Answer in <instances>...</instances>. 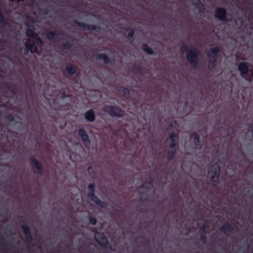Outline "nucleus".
Segmentation results:
<instances>
[{
  "label": "nucleus",
  "mask_w": 253,
  "mask_h": 253,
  "mask_svg": "<svg viewBox=\"0 0 253 253\" xmlns=\"http://www.w3.org/2000/svg\"><path fill=\"white\" fill-rule=\"evenodd\" d=\"M198 51L194 48L189 49L187 52V58L190 64L195 65L197 62Z\"/></svg>",
  "instance_id": "1"
},
{
  "label": "nucleus",
  "mask_w": 253,
  "mask_h": 253,
  "mask_svg": "<svg viewBox=\"0 0 253 253\" xmlns=\"http://www.w3.org/2000/svg\"><path fill=\"white\" fill-rule=\"evenodd\" d=\"M220 172L219 166L217 164L212 166L209 175L213 181H217L218 179V176Z\"/></svg>",
  "instance_id": "2"
},
{
  "label": "nucleus",
  "mask_w": 253,
  "mask_h": 253,
  "mask_svg": "<svg viewBox=\"0 0 253 253\" xmlns=\"http://www.w3.org/2000/svg\"><path fill=\"white\" fill-rule=\"evenodd\" d=\"M104 111L112 116H121L123 115V112L122 110L118 108L112 106L105 107Z\"/></svg>",
  "instance_id": "3"
},
{
  "label": "nucleus",
  "mask_w": 253,
  "mask_h": 253,
  "mask_svg": "<svg viewBox=\"0 0 253 253\" xmlns=\"http://www.w3.org/2000/svg\"><path fill=\"white\" fill-rule=\"evenodd\" d=\"M225 10L224 8H218L216 11V16L219 19L225 21Z\"/></svg>",
  "instance_id": "4"
},
{
  "label": "nucleus",
  "mask_w": 253,
  "mask_h": 253,
  "mask_svg": "<svg viewBox=\"0 0 253 253\" xmlns=\"http://www.w3.org/2000/svg\"><path fill=\"white\" fill-rule=\"evenodd\" d=\"M26 48L27 51H30L31 53L36 52L38 51V48L35 43H30V42L26 44Z\"/></svg>",
  "instance_id": "5"
},
{
  "label": "nucleus",
  "mask_w": 253,
  "mask_h": 253,
  "mask_svg": "<svg viewBox=\"0 0 253 253\" xmlns=\"http://www.w3.org/2000/svg\"><path fill=\"white\" fill-rule=\"evenodd\" d=\"M88 197H90L94 203H95L97 205H99L100 207H105V204L103 202L100 201L97 197H96L93 193H89L88 194Z\"/></svg>",
  "instance_id": "6"
},
{
  "label": "nucleus",
  "mask_w": 253,
  "mask_h": 253,
  "mask_svg": "<svg viewBox=\"0 0 253 253\" xmlns=\"http://www.w3.org/2000/svg\"><path fill=\"white\" fill-rule=\"evenodd\" d=\"M95 238L97 242L102 245H105L107 242V239L98 233L95 234Z\"/></svg>",
  "instance_id": "7"
},
{
  "label": "nucleus",
  "mask_w": 253,
  "mask_h": 253,
  "mask_svg": "<svg viewBox=\"0 0 253 253\" xmlns=\"http://www.w3.org/2000/svg\"><path fill=\"white\" fill-rule=\"evenodd\" d=\"M177 139V136L174 134H171L167 139V142L169 144L171 148H173L175 146V141Z\"/></svg>",
  "instance_id": "8"
},
{
  "label": "nucleus",
  "mask_w": 253,
  "mask_h": 253,
  "mask_svg": "<svg viewBox=\"0 0 253 253\" xmlns=\"http://www.w3.org/2000/svg\"><path fill=\"white\" fill-rule=\"evenodd\" d=\"M238 69L241 74L244 75L247 74L248 71V67L244 63H241L239 64Z\"/></svg>",
  "instance_id": "9"
},
{
  "label": "nucleus",
  "mask_w": 253,
  "mask_h": 253,
  "mask_svg": "<svg viewBox=\"0 0 253 253\" xmlns=\"http://www.w3.org/2000/svg\"><path fill=\"white\" fill-rule=\"evenodd\" d=\"M79 135L82 138V140L84 142V143L88 144L89 141L88 139V136L85 133V131L81 129L79 131Z\"/></svg>",
  "instance_id": "10"
},
{
  "label": "nucleus",
  "mask_w": 253,
  "mask_h": 253,
  "mask_svg": "<svg viewBox=\"0 0 253 253\" xmlns=\"http://www.w3.org/2000/svg\"><path fill=\"white\" fill-rule=\"evenodd\" d=\"M85 117L86 120L89 121H93L95 119V116L92 110H89L87 111L85 114Z\"/></svg>",
  "instance_id": "11"
},
{
  "label": "nucleus",
  "mask_w": 253,
  "mask_h": 253,
  "mask_svg": "<svg viewBox=\"0 0 253 253\" xmlns=\"http://www.w3.org/2000/svg\"><path fill=\"white\" fill-rule=\"evenodd\" d=\"M218 52L219 48L218 47H214L208 52V55L209 57L214 58Z\"/></svg>",
  "instance_id": "12"
},
{
  "label": "nucleus",
  "mask_w": 253,
  "mask_h": 253,
  "mask_svg": "<svg viewBox=\"0 0 253 253\" xmlns=\"http://www.w3.org/2000/svg\"><path fill=\"white\" fill-rule=\"evenodd\" d=\"M27 36L29 37L32 38L34 40L38 41L39 38L37 37V35L32 30H28L26 32Z\"/></svg>",
  "instance_id": "13"
},
{
  "label": "nucleus",
  "mask_w": 253,
  "mask_h": 253,
  "mask_svg": "<svg viewBox=\"0 0 253 253\" xmlns=\"http://www.w3.org/2000/svg\"><path fill=\"white\" fill-rule=\"evenodd\" d=\"M98 58L100 59H102L104 63H107L109 62V58L108 57L104 54H101L98 55Z\"/></svg>",
  "instance_id": "14"
},
{
  "label": "nucleus",
  "mask_w": 253,
  "mask_h": 253,
  "mask_svg": "<svg viewBox=\"0 0 253 253\" xmlns=\"http://www.w3.org/2000/svg\"><path fill=\"white\" fill-rule=\"evenodd\" d=\"M143 49L148 54H151L153 53L152 49L149 47H148L146 45H143Z\"/></svg>",
  "instance_id": "15"
},
{
  "label": "nucleus",
  "mask_w": 253,
  "mask_h": 253,
  "mask_svg": "<svg viewBox=\"0 0 253 253\" xmlns=\"http://www.w3.org/2000/svg\"><path fill=\"white\" fill-rule=\"evenodd\" d=\"M67 71L69 74L73 75L75 73L76 70L74 67L69 66L67 68Z\"/></svg>",
  "instance_id": "16"
},
{
  "label": "nucleus",
  "mask_w": 253,
  "mask_h": 253,
  "mask_svg": "<svg viewBox=\"0 0 253 253\" xmlns=\"http://www.w3.org/2000/svg\"><path fill=\"white\" fill-rule=\"evenodd\" d=\"M34 165L38 169H40L41 168V164L38 161H34Z\"/></svg>",
  "instance_id": "17"
},
{
  "label": "nucleus",
  "mask_w": 253,
  "mask_h": 253,
  "mask_svg": "<svg viewBox=\"0 0 253 253\" xmlns=\"http://www.w3.org/2000/svg\"><path fill=\"white\" fill-rule=\"evenodd\" d=\"M56 33L54 32H50L47 34V37L48 38H54L55 36Z\"/></svg>",
  "instance_id": "18"
},
{
  "label": "nucleus",
  "mask_w": 253,
  "mask_h": 253,
  "mask_svg": "<svg viewBox=\"0 0 253 253\" xmlns=\"http://www.w3.org/2000/svg\"><path fill=\"white\" fill-rule=\"evenodd\" d=\"M23 231L26 234V236H28V234L29 233V229L27 227H23Z\"/></svg>",
  "instance_id": "19"
},
{
  "label": "nucleus",
  "mask_w": 253,
  "mask_h": 253,
  "mask_svg": "<svg viewBox=\"0 0 253 253\" xmlns=\"http://www.w3.org/2000/svg\"><path fill=\"white\" fill-rule=\"evenodd\" d=\"M89 220H90V223L93 225L95 224V223H96V220L95 218L90 217Z\"/></svg>",
  "instance_id": "20"
},
{
  "label": "nucleus",
  "mask_w": 253,
  "mask_h": 253,
  "mask_svg": "<svg viewBox=\"0 0 253 253\" xmlns=\"http://www.w3.org/2000/svg\"><path fill=\"white\" fill-rule=\"evenodd\" d=\"M193 137L195 140L198 142L199 139V135L197 134H195Z\"/></svg>",
  "instance_id": "21"
},
{
  "label": "nucleus",
  "mask_w": 253,
  "mask_h": 253,
  "mask_svg": "<svg viewBox=\"0 0 253 253\" xmlns=\"http://www.w3.org/2000/svg\"><path fill=\"white\" fill-rule=\"evenodd\" d=\"M134 34V32L133 30H131L129 32V34H128V37H130V38H131L133 35Z\"/></svg>",
  "instance_id": "22"
},
{
  "label": "nucleus",
  "mask_w": 253,
  "mask_h": 253,
  "mask_svg": "<svg viewBox=\"0 0 253 253\" xmlns=\"http://www.w3.org/2000/svg\"><path fill=\"white\" fill-rule=\"evenodd\" d=\"M88 188L89 189L91 190V191H93V188H94V185L92 184H90L88 186Z\"/></svg>",
  "instance_id": "23"
}]
</instances>
